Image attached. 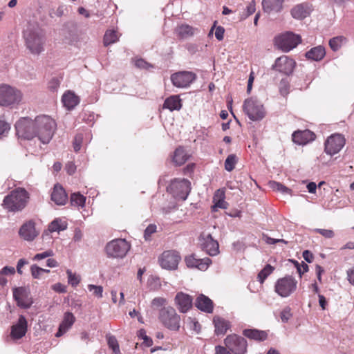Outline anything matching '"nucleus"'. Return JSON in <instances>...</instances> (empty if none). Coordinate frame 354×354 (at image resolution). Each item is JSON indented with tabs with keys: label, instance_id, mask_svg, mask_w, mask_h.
<instances>
[{
	"label": "nucleus",
	"instance_id": "1",
	"mask_svg": "<svg viewBox=\"0 0 354 354\" xmlns=\"http://www.w3.org/2000/svg\"><path fill=\"white\" fill-rule=\"evenodd\" d=\"M56 123L48 115H39L34 120L29 118H22L15 124L17 135L26 140L35 137L44 144L48 143L56 129Z\"/></svg>",
	"mask_w": 354,
	"mask_h": 354
},
{
	"label": "nucleus",
	"instance_id": "2",
	"mask_svg": "<svg viewBox=\"0 0 354 354\" xmlns=\"http://www.w3.org/2000/svg\"><path fill=\"white\" fill-rule=\"evenodd\" d=\"M26 48L32 55H39L44 50L45 34L36 22H29L23 32Z\"/></svg>",
	"mask_w": 354,
	"mask_h": 354
},
{
	"label": "nucleus",
	"instance_id": "3",
	"mask_svg": "<svg viewBox=\"0 0 354 354\" xmlns=\"http://www.w3.org/2000/svg\"><path fill=\"white\" fill-rule=\"evenodd\" d=\"M29 194L24 188H17L6 195L2 203V207L10 212L22 211L27 205Z\"/></svg>",
	"mask_w": 354,
	"mask_h": 354
},
{
	"label": "nucleus",
	"instance_id": "4",
	"mask_svg": "<svg viewBox=\"0 0 354 354\" xmlns=\"http://www.w3.org/2000/svg\"><path fill=\"white\" fill-rule=\"evenodd\" d=\"M158 319L165 327L171 330L177 331L180 328V317L171 306H168L160 308Z\"/></svg>",
	"mask_w": 354,
	"mask_h": 354
},
{
	"label": "nucleus",
	"instance_id": "5",
	"mask_svg": "<svg viewBox=\"0 0 354 354\" xmlns=\"http://www.w3.org/2000/svg\"><path fill=\"white\" fill-rule=\"evenodd\" d=\"M243 110L252 121L261 120L266 114L263 104L254 97H250L245 100Z\"/></svg>",
	"mask_w": 354,
	"mask_h": 354
},
{
	"label": "nucleus",
	"instance_id": "6",
	"mask_svg": "<svg viewBox=\"0 0 354 354\" xmlns=\"http://www.w3.org/2000/svg\"><path fill=\"white\" fill-rule=\"evenodd\" d=\"M21 92L7 84L0 85V106H12L19 104L22 100Z\"/></svg>",
	"mask_w": 354,
	"mask_h": 354
},
{
	"label": "nucleus",
	"instance_id": "7",
	"mask_svg": "<svg viewBox=\"0 0 354 354\" xmlns=\"http://www.w3.org/2000/svg\"><path fill=\"white\" fill-rule=\"evenodd\" d=\"M130 248L131 245L125 239H118L109 242L105 250L109 257L122 259L127 255Z\"/></svg>",
	"mask_w": 354,
	"mask_h": 354
},
{
	"label": "nucleus",
	"instance_id": "8",
	"mask_svg": "<svg viewBox=\"0 0 354 354\" xmlns=\"http://www.w3.org/2000/svg\"><path fill=\"white\" fill-rule=\"evenodd\" d=\"M301 41V37L292 32H286L274 38L275 45L283 52L290 51Z\"/></svg>",
	"mask_w": 354,
	"mask_h": 354
},
{
	"label": "nucleus",
	"instance_id": "9",
	"mask_svg": "<svg viewBox=\"0 0 354 354\" xmlns=\"http://www.w3.org/2000/svg\"><path fill=\"white\" fill-rule=\"evenodd\" d=\"M297 281L290 275L277 279L274 285L275 292L281 297H288L295 292Z\"/></svg>",
	"mask_w": 354,
	"mask_h": 354
},
{
	"label": "nucleus",
	"instance_id": "10",
	"mask_svg": "<svg viewBox=\"0 0 354 354\" xmlns=\"http://www.w3.org/2000/svg\"><path fill=\"white\" fill-rule=\"evenodd\" d=\"M225 345L234 354H245L248 343L246 339L241 336L233 334L227 335L224 340Z\"/></svg>",
	"mask_w": 354,
	"mask_h": 354
},
{
	"label": "nucleus",
	"instance_id": "11",
	"mask_svg": "<svg viewBox=\"0 0 354 354\" xmlns=\"http://www.w3.org/2000/svg\"><path fill=\"white\" fill-rule=\"evenodd\" d=\"M197 78L195 73L188 71H182L173 73L171 81L177 88H185L189 87Z\"/></svg>",
	"mask_w": 354,
	"mask_h": 354
},
{
	"label": "nucleus",
	"instance_id": "12",
	"mask_svg": "<svg viewBox=\"0 0 354 354\" xmlns=\"http://www.w3.org/2000/svg\"><path fill=\"white\" fill-rule=\"evenodd\" d=\"M180 260L179 253L174 250L164 252L158 259L160 266L167 270H176Z\"/></svg>",
	"mask_w": 354,
	"mask_h": 354
},
{
	"label": "nucleus",
	"instance_id": "13",
	"mask_svg": "<svg viewBox=\"0 0 354 354\" xmlns=\"http://www.w3.org/2000/svg\"><path fill=\"white\" fill-rule=\"evenodd\" d=\"M295 66L296 62L293 59L286 55H283L276 59L272 69L286 75H290L292 73Z\"/></svg>",
	"mask_w": 354,
	"mask_h": 354
},
{
	"label": "nucleus",
	"instance_id": "14",
	"mask_svg": "<svg viewBox=\"0 0 354 354\" xmlns=\"http://www.w3.org/2000/svg\"><path fill=\"white\" fill-rule=\"evenodd\" d=\"M345 140L340 134L330 136L325 142L324 151L327 154L333 156L337 153L344 147Z\"/></svg>",
	"mask_w": 354,
	"mask_h": 354
},
{
	"label": "nucleus",
	"instance_id": "15",
	"mask_svg": "<svg viewBox=\"0 0 354 354\" xmlns=\"http://www.w3.org/2000/svg\"><path fill=\"white\" fill-rule=\"evenodd\" d=\"M199 241L203 250L210 256H215L219 252V245L210 234L203 233L199 237Z\"/></svg>",
	"mask_w": 354,
	"mask_h": 354
},
{
	"label": "nucleus",
	"instance_id": "16",
	"mask_svg": "<svg viewBox=\"0 0 354 354\" xmlns=\"http://www.w3.org/2000/svg\"><path fill=\"white\" fill-rule=\"evenodd\" d=\"M171 187L178 198L185 201L191 191V183L185 178L175 179L171 182Z\"/></svg>",
	"mask_w": 354,
	"mask_h": 354
},
{
	"label": "nucleus",
	"instance_id": "17",
	"mask_svg": "<svg viewBox=\"0 0 354 354\" xmlns=\"http://www.w3.org/2000/svg\"><path fill=\"white\" fill-rule=\"evenodd\" d=\"M313 10L314 8L312 4L308 2H304L294 6L290 10V15L295 19L303 20L309 17Z\"/></svg>",
	"mask_w": 354,
	"mask_h": 354
},
{
	"label": "nucleus",
	"instance_id": "18",
	"mask_svg": "<svg viewBox=\"0 0 354 354\" xmlns=\"http://www.w3.org/2000/svg\"><path fill=\"white\" fill-rule=\"evenodd\" d=\"M13 297L17 306L22 308H29L32 304L26 288L18 287L13 289Z\"/></svg>",
	"mask_w": 354,
	"mask_h": 354
},
{
	"label": "nucleus",
	"instance_id": "19",
	"mask_svg": "<svg viewBox=\"0 0 354 354\" xmlns=\"http://www.w3.org/2000/svg\"><path fill=\"white\" fill-rule=\"evenodd\" d=\"M19 235L26 241H32L39 235L35 229V222L28 221L24 223L19 228Z\"/></svg>",
	"mask_w": 354,
	"mask_h": 354
},
{
	"label": "nucleus",
	"instance_id": "20",
	"mask_svg": "<svg viewBox=\"0 0 354 354\" xmlns=\"http://www.w3.org/2000/svg\"><path fill=\"white\" fill-rule=\"evenodd\" d=\"M185 261L188 268H197L203 271L206 270L212 263V260L209 258L197 259L194 254L186 257Z\"/></svg>",
	"mask_w": 354,
	"mask_h": 354
},
{
	"label": "nucleus",
	"instance_id": "21",
	"mask_svg": "<svg viewBox=\"0 0 354 354\" xmlns=\"http://www.w3.org/2000/svg\"><path fill=\"white\" fill-rule=\"evenodd\" d=\"M175 304L182 313H187L192 306V297L183 292L176 294L174 298Z\"/></svg>",
	"mask_w": 354,
	"mask_h": 354
},
{
	"label": "nucleus",
	"instance_id": "22",
	"mask_svg": "<svg viewBox=\"0 0 354 354\" xmlns=\"http://www.w3.org/2000/svg\"><path fill=\"white\" fill-rule=\"evenodd\" d=\"M28 323L24 315H20L17 322L11 327L10 335L14 339L22 338L26 333Z\"/></svg>",
	"mask_w": 354,
	"mask_h": 354
},
{
	"label": "nucleus",
	"instance_id": "23",
	"mask_svg": "<svg viewBox=\"0 0 354 354\" xmlns=\"http://www.w3.org/2000/svg\"><path fill=\"white\" fill-rule=\"evenodd\" d=\"M315 134L310 130L297 131L292 134V140L299 145H304L315 139Z\"/></svg>",
	"mask_w": 354,
	"mask_h": 354
},
{
	"label": "nucleus",
	"instance_id": "24",
	"mask_svg": "<svg viewBox=\"0 0 354 354\" xmlns=\"http://www.w3.org/2000/svg\"><path fill=\"white\" fill-rule=\"evenodd\" d=\"M195 306L198 309L206 313H212L214 310L213 301L203 294H201L196 299Z\"/></svg>",
	"mask_w": 354,
	"mask_h": 354
},
{
	"label": "nucleus",
	"instance_id": "25",
	"mask_svg": "<svg viewBox=\"0 0 354 354\" xmlns=\"http://www.w3.org/2000/svg\"><path fill=\"white\" fill-rule=\"evenodd\" d=\"M67 198V194L63 187L56 184L51 194V200L57 205H64L66 204Z\"/></svg>",
	"mask_w": 354,
	"mask_h": 354
},
{
	"label": "nucleus",
	"instance_id": "26",
	"mask_svg": "<svg viewBox=\"0 0 354 354\" xmlns=\"http://www.w3.org/2000/svg\"><path fill=\"white\" fill-rule=\"evenodd\" d=\"M75 317L73 313L67 312L64 314V319L59 326L58 331L56 333V337H61L74 324Z\"/></svg>",
	"mask_w": 354,
	"mask_h": 354
},
{
	"label": "nucleus",
	"instance_id": "27",
	"mask_svg": "<svg viewBox=\"0 0 354 354\" xmlns=\"http://www.w3.org/2000/svg\"><path fill=\"white\" fill-rule=\"evenodd\" d=\"M283 0H263L262 6L267 13L279 12L283 8Z\"/></svg>",
	"mask_w": 354,
	"mask_h": 354
},
{
	"label": "nucleus",
	"instance_id": "28",
	"mask_svg": "<svg viewBox=\"0 0 354 354\" xmlns=\"http://www.w3.org/2000/svg\"><path fill=\"white\" fill-rule=\"evenodd\" d=\"M325 55V48L321 45L310 48L305 54V56L308 59H311L315 62L321 61Z\"/></svg>",
	"mask_w": 354,
	"mask_h": 354
},
{
	"label": "nucleus",
	"instance_id": "29",
	"mask_svg": "<svg viewBox=\"0 0 354 354\" xmlns=\"http://www.w3.org/2000/svg\"><path fill=\"white\" fill-rule=\"evenodd\" d=\"M62 102L67 109L71 110L78 104L80 100L74 93L68 91L62 95Z\"/></svg>",
	"mask_w": 354,
	"mask_h": 354
},
{
	"label": "nucleus",
	"instance_id": "30",
	"mask_svg": "<svg viewBox=\"0 0 354 354\" xmlns=\"http://www.w3.org/2000/svg\"><path fill=\"white\" fill-rule=\"evenodd\" d=\"M213 322L215 327V334L216 335H223L230 327L228 321L220 317H214Z\"/></svg>",
	"mask_w": 354,
	"mask_h": 354
},
{
	"label": "nucleus",
	"instance_id": "31",
	"mask_svg": "<svg viewBox=\"0 0 354 354\" xmlns=\"http://www.w3.org/2000/svg\"><path fill=\"white\" fill-rule=\"evenodd\" d=\"M176 32L179 37L187 39L198 32V30L187 24H182L176 28Z\"/></svg>",
	"mask_w": 354,
	"mask_h": 354
},
{
	"label": "nucleus",
	"instance_id": "32",
	"mask_svg": "<svg viewBox=\"0 0 354 354\" xmlns=\"http://www.w3.org/2000/svg\"><path fill=\"white\" fill-rule=\"evenodd\" d=\"M243 335L249 339L259 342L264 341L268 337L266 331L258 329H245L243 331Z\"/></svg>",
	"mask_w": 354,
	"mask_h": 354
},
{
	"label": "nucleus",
	"instance_id": "33",
	"mask_svg": "<svg viewBox=\"0 0 354 354\" xmlns=\"http://www.w3.org/2000/svg\"><path fill=\"white\" fill-rule=\"evenodd\" d=\"M214 205L212 206V211H217L218 208L227 209V203L225 201V193L220 189H218L213 198Z\"/></svg>",
	"mask_w": 354,
	"mask_h": 354
},
{
	"label": "nucleus",
	"instance_id": "34",
	"mask_svg": "<svg viewBox=\"0 0 354 354\" xmlns=\"http://www.w3.org/2000/svg\"><path fill=\"white\" fill-rule=\"evenodd\" d=\"M182 107L181 100L178 95H171L167 97L163 104V108L167 109L171 111L180 110Z\"/></svg>",
	"mask_w": 354,
	"mask_h": 354
},
{
	"label": "nucleus",
	"instance_id": "35",
	"mask_svg": "<svg viewBox=\"0 0 354 354\" xmlns=\"http://www.w3.org/2000/svg\"><path fill=\"white\" fill-rule=\"evenodd\" d=\"M67 228V223L62 218H57L54 219L48 225V230L50 232L65 230Z\"/></svg>",
	"mask_w": 354,
	"mask_h": 354
},
{
	"label": "nucleus",
	"instance_id": "36",
	"mask_svg": "<svg viewBox=\"0 0 354 354\" xmlns=\"http://www.w3.org/2000/svg\"><path fill=\"white\" fill-rule=\"evenodd\" d=\"M188 159V156L183 147L177 148L174 151L173 160L177 165H183Z\"/></svg>",
	"mask_w": 354,
	"mask_h": 354
},
{
	"label": "nucleus",
	"instance_id": "37",
	"mask_svg": "<svg viewBox=\"0 0 354 354\" xmlns=\"http://www.w3.org/2000/svg\"><path fill=\"white\" fill-rule=\"evenodd\" d=\"M346 42V38L344 36H337L329 40V46L333 51H337Z\"/></svg>",
	"mask_w": 354,
	"mask_h": 354
},
{
	"label": "nucleus",
	"instance_id": "38",
	"mask_svg": "<svg viewBox=\"0 0 354 354\" xmlns=\"http://www.w3.org/2000/svg\"><path fill=\"white\" fill-rule=\"evenodd\" d=\"M118 40L117 32L115 30H107L104 36V45L108 46Z\"/></svg>",
	"mask_w": 354,
	"mask_h": 354
},
{
	"label": "nucleus",
	"instance_id": "39",
	"mask_svg": "<svg viewBox=\"0 0 354 354\" xmlns=\"http://www.w3.org/2000/svg\"><path fill=\"white\" fill-rule=\"evenodd\" d=\"M86 197L80 193H73L71 196L72 205L83 207L85 205Z\"/></svg>",
	"mask_w": 354,
	"mask_h": 354
},
{
	"label": "nucleus",
	"instance_id": "40",
	"mask_svg": "<svg viewBox=\"0 0 354 354\" xmlns=\"http://www.w3.org/2000/svg\"><path fill=\"white\" fill-rule=\"evenodd\" d=\"M274 268L270 264L266 265L258 274V279L261 283H263L266 279L272 272Z\"/></svg>",
	"mask_w": 354,
	"mask_h": 354
},
{
	"label": "nucleus",
	"instance_id": "41",
	"mask_svg": "<svg viewBox=\"0 0 354 354\" xmlns=\"http://www.w3.org/2000/svg\"><path fill=\"white\" fill-rule=\"evenodd\" d=\"M270 187L276 191H279L283 194H291V189L288 187H286L285 185H282L280 183L276 182V181H270L269 183Z\"/></svg>",
	"mask_w": 354,
	"mask_h": 354
},
{
	"label": "nucleus",
	"instance_id": "42",
	"mask_svg": "<svg viewBox=\"0 0 354 354\" xmlns=\"http://www.w3.org/2000/svg\"><path fill=\"white\" fill-rule=\"evenodd\" d=\"M237 162V157L235 154H230L225 161V169L227 171H232Z\"/></svg>",
	"mask_w": 354,
	"mask_h": 354
},
{
	"label": "nucleus",
	"instance_id": "43",
	"mask_svg": "<svg viewBox=\"0 0 354 354\" xmlns=\"http://www.w3.org/2000/svg\"><path fill=\"white\" fill-rule=\"evenodd\" d=\"M106 338L109 346L113 350L115 354H118L120 353V348L115 337L113 335H107Z\"/></svg>",
	"mask_w": 354,
	"mask_h": 354
},
{
	"label": "nucleus",
	"instance_id": "44",
	"mask_svg": "<svg viewBox=\"0 0 354 354\" xmlns=\"http://www.w3.org/2000/svg\"><path fill=\"white\" fill-rule=\"evenodd\" d=\"M167 299L163 297H155L151 301V308L153 310H160L163 307H166Z\"/></svg>",
	"mask_w": 354,
	"mask_h": 354
},
{
	"label": "nucleus",
	"instance_id": "45",
	"mask_svg": "<svg viewBox=\"0 0 354 354\" xmlns=\"http://www.w3.org/2000/svg\"><path fill=\"white\" fill-rule=\"evenodd\" d=\"M66 274L68 275V283L71 284L73 287L77 286L80 281V277L76 274L73 273L71 270H67Z\"/></svg>",
	"mask_w": 354,
	"mask_h": 354
},
{
	"label": "nucleus",
	"instance_id": "46",
	"mask_svg": "<svg viewBox=\"0 0 354 354\" xmlns=\"http://www.w3.org/2000/svg\"><path fill=\"white\" fill-rule=\"evenodd\" d=\"M290 261L292 262V263H294L300 277H301L302 274L304 272H308V266L306 263H305L304 262H302V263L300 264L297 261H295V260L290 259Z\"/></svg>",
	"mask_w": 354,
	"mask_h": 354
},
{
	"label": "nucleus",
	"instance_id": "47",
	"mask_svg": "<svg viewBox=\"0 0 354 354\" xmlns=\"http://www.w3.org/2000/svg\"><path fill=\"white\" fill-rule=\"evenodd\" d=\"M88 289L90 292L93 291V295L97 298H102L103 297V288L101 286H96L93 284H89L88 286Z\"/></svg>",
	"mask_w": 354,
	"mask_h": 354
},
{
	"label": "nucleus",
	"instance_id": "48",
	"mask_svg": "<svg viewBox=\"0 0 354 354\" xmlns=\"http://www.w3.org/2000/svg\"><path fill=\"white\" fill-rule=\"evenodd\" d=\"M292 317L291 308L289 306L285 307L280 313L281 319L283 323H287Z\"/></svg>",
	"mask_w": 354,
	"mask_h": 354
},
{
	"label": "nucleus",
	"instance_id": "49",
	"mask_svg": "<svg viewBox=\"0 0 354 354\" xmlns=\"http://www.w3.org/2000/svg\"><path fill=\"white\" fill-rule=\"evenodd\" d=\"M53 254H54V253L52 250H48L41 253H38V254H35L34 256V257L32 258V260L33 261H40L41 259H46V258L50 257L53 256Z\"/></svg>",
	"mask_w": 354,
	"mask_h": 354
},
{
	"label": "nucleus",
	"instance_id": "50",
	"mask_svg": "<svg viewBox=\"0 0 354 354\" xmlns=\"http://www.w3.org/2000/svg\"><path fill=\"white\" fill-rule=\"evenodd\" d=\"M43 271L44 268L39 267L36 264H33L30 267L31 274L34 279H39Z\"/></svg>",
	"mask_w": 354,
	"mask_h": 354
},
{
	"label": "nucleus",
	"instance_id": "51",
	"mask_svg": "<svg viewBox=\"0 0 354 354\" xmlns=\"http://www.w3.org/2000/svg\"><path fill=\"white\" fill-rule=\"evenodd\" d=\"M135 65L137 68L140 69H148L149 68H153L151 64L141 58L136 59Z\"/></svg>",
	"mask_w": 354,
	"mask_h": 354
},
{
	"label": "nucleus",
	"instance_id": "52",
	"mask_svg": "<svg viewBox=\"0 0 354 354\" xmlns=\"http://www.w3.org/2000/svg\"><path fill=\"white\" fill-rule=\"evenodd\" d=\"M83 136L82 134L75 136L73 141V149L75 152H78L81 149Z\"/></svg>",
	"mask_w": 354,
	"mask_h": 354
},
{
	"label": "nucleus",
	"instance_id": "53",
	"mask_svg": "<svg viewBox=\"0 0 354 354\" xmlns=\"http://www.w3.org/2000/svg\"><path fill=\"white\" fill-rule=\"evenodd\" d=\"M138 335L141 337L144 342L143 343L148 347L151 346L153 344L152 339L146 335V332L144 329H140L138 331Z\"/></svg>",
	"mask_w": 354,
	"mask_h": 354
},
{
	"label": "nucleus",
	"instance_id": "54",
	"mask_svg": "<svg viewBox=\"0 0 354 354\" xmlns=\"http://www.w3.org/2000/svg\"><path fill=\"white\" fill-rule=\"evenodd\" d=\"M315 232H318L325 238L330 239L333 238L335 236V233L331 230H326V229H315Z\"/></svg>",
	"mask_w": 354,
	"mask_h": 354
},
{
	"label": "nucleus",
	"instance_id": "55",
	"mask_svg": "<svg viewBox=\"0 0 354 354\" xmlns=\"http://www.w3.org/2000/svg\"><path fill=\"white\" fill-rule=\"evenodd\" d=\"M263 239L266 243L270 244V245H273V244H275L277 243H283L285 244H287V243H288L284 239H273L267 235L263 236Z\"/></svg>",
	"mask_w": 354,
	"mask_h": 354
},
{
	"label": "nucleus",
	"instance_id": "56",
	"mask_svg": "<svg viewBox=\"0 0 354 354\" xmlns=\"http://www.w3.org/2000/svg\"><path fill=\"white\" fill-rule=\"evenodd\" d=\"M10 129V125L9 123L4 120H0V136L5 135Z\"/></svg>",
	"mask_w": 354,
	"mask_h": 354
},
{
	"label": "nucleus",
	"instance_id": "57",
	"mask_svg": "<svg viewBox=\"0 0 354 354\" xmlns=\"http://www.w3.org/2000/svg\"><path fill=\"white\" fill-rule=\"evenodd\" d=\"M66 10L65 6H59L57 10L54 12H50L49 15L51 17H62L64 15L65 10Z\"/></svg>",
	"mask_w": 354,
	"mask_h": 354
},
{
	"label": "nucleus",
	"instance_id": "58",
	"mask_svg": "<svg viewBox=\"0 0 354 354\" xmlns=\"http://www.w3.org/2000/svg\"><path fill=\"white\" fill-rule=\"evenodd\" d=\"M156 230V226L155 225H149L145 230L144 236L145 239H148L150 236L154 233Z\"/></svg>",
	"mask_w": 354,
	"mask_h": 354
},
{
	"label": "nucleus",
	"instance_id": "59",
	"mask_svg": "<svg viewBox=\"0 0 354 354\" xmlns=\"http://www.w3.org/2000/svg\"><path fill=\"white\" fill-rule=\"evenodd\" d=\"M225 29L222 26H218L216 28L215 37L218 41H221L224 37Z\"/></svg>",
	"mask_w": 354,
	"mask_h": 354
},
{
	"label": "nucleus",
	"instance_id": "60",
	"mask_svg": "<svg viewBox=\"0 0 354 354\" xmlns=\"http://www.w3.org/2000/svg\"><path fill=\"white\" fill-rule=\"evenodd\" d=\"M28 263V261L26 260L25 259H20L17 265V271L19 274H22V267L25 265H27Z\"/></svg>",
	"mask_w": 354,
	"mask_h": 354
},
{
	"label": "nucleus",
	"instance_id": "61",
	"mask_svg": "<svg viewBox=\"0 0 354 354\" xmlns=\"http://www.w3.org/2000/svg\"><path fill=\"white\" fill-rule=\"evenodd\" d=\"M0 272L5 275L14 274L15 273V268L11 266H5L1 270Z\"/></svg>",
	"mask_w": 354,
	"mask_h": 354
},
{
	"label": "nucleus",
	"instance_id": "62",
	"mask_svg": "<svg viewBox=\"0 0 354 354\" xmlns=\"http://www.w3.org/2000/svg\"><path fill=\"white\" fill-rule=\"evenodd\" d=\"M66 169L69 175H73L76 170V166L72 162H68L66 165Z\"/></svg>",
	"mask_w": 354,
	"mask_h": 354
},
{
	"label": "nucleus",
	"instance_id": "63",
	"mask_svg": "<svg viewBox=\"0 0 354 354\" xmlns=\"http://www.w3.org/2000/svg\"><path fill=\"white\" fill-rule=\"evenodd\" d=\"M215 354H232L230 351H227L225 347L222 346H216L215 347Z\"/></svg>",
	"mask_w": 354,
	"mask_h": 354
},
{
	"label": "nucleus",
	"instance_id": "64",
	"mask_svg": "<svg viewBox=\"0 0 354 354\" xmlns=\"http://www.w3.org/2000/svg\"><path fill=\"white\" fill-rule=\"evenodd\" d=\"M347 279L350 283L354 286V267L347 270Z\"/></svg>",
	"mask_w": 354,
	"mask_h": 354
}]
</instances>
